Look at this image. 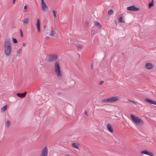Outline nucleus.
I'll list each match as a JSON object with an SVG mask.
<instances>
[{"label": "nucleus", "instance_id": "f257e3e1", "mask_svg": "<svg viewBox=\"0 0 156 156\" xmlns=\"http://www.w3.org/2000/svg\"><path fill=\"white\" fill-rule=\"evenodd\" d=\"M4 47L5 55L6 56L9 55L11 53L12 49L11 41L9 39L5 40Z\"/></svg>", "mask_w": 156, "mask_h": 156}, {"label": "nucleus", "instance_id": "f03ea898", "mask_svg": "<svg viewBox=\"0 0 156 156\" xmlns=\"http://www.w3.org/2000/svg\"><path fill=\"white\" fill-rule=\"evenodd\" d=\"M55 70L56 75L58 77H61L62 76L61 72L60 69V66L58 63L56 62L55 63Z\"/></svg>", "mask_w": 156, "mask_h": 156}, {"label": "nucleus", "instance_id": "7ed1b4c3", "mask_svg": "<svg viewBox=\"0 0 156 156\" xmlns=\"http://www.w3.org/2000/svg\"><path fill=\"white\" fill-rule=\"evenodd\" d=\"M130 117L132 120L136 124L142 125L144 124L143 121L141 119L134 115L133 114H131Z\"/></svg>", "mask_w": 156, "mask_h": 156}, {"label": "nucleus", "instance_id": "20e7f679", "mask_svg": "<svg viewBox=\"0 0 156 156\" xmlns=\"http://www.w3.org/2000/svg\"><path fill=\"white\" fill-rule=\"evenodd\" d=\"M58 58V55L56 54L50 55L49 56L48 61L49 62H51L56 60Z\"/></svg>", "mask_w": 156, "mask_h": 156}, {"label": "nucleus", "instance_id": "39448f33", "mask_svg": "<svg viewBox=\"0 0 156 156\" xmlns=\"http://www.w3.org/2000/svg\"><path fill=\"white\" fill-rule=\"evenodd\" d=\"M48 153V148L46 147H45L42 151L40 156H47Z\"/></svg>", "mask_w": 156, "mask_h": 156}, {"label": "nucleus", "instance_id": "423d86ee", "mask_svg": "<svg viewBox=\"0 0 156 156\" xmlns=\"http://www.w3.org/2000/svg\"><path fill=\"white\" fill-rule=\"evenodd\" d=\"M127 9L128 10L134 11H137L140 10L139 8H136L134 5L128 7L127 8Z\"/></svg>", "mask_w": 156, "mask_h": 156}, {"label": "nucleus", "instance_id": "0eeeda50", "mask_svg": "<svg viewBox=\"0 0 156 156\" xmlns=\"http://www.w3.org/2000/svg\"><path fill=\"white\" fill-rule=\"evenodd\" d=\"M41 5L42 10L44 12H46L48 9V7L46 5L44 0H41Z\"/></svg>", "mask_w": 156, "mask_h": 156}, {"label": "nucleus", "instance_id": "6e6552de", "mask_svg": "<svg viewBox=\"0 0 156 156\" xmlns=\"http://www.w3.org/2000/svg\"><path fill=\"white\" fill-rule=\"evenodd\" d=\"M109 99L110 103L114 102L119 100V97L117 96L109 98Z\"/></svg>", "mask_w": 156, "mask_h": 156}, {"label": "nucleus", "instance_id": "1a4fd4ad", "mask_svg": "<svg viewBox=\"0 0 156 156\" xmlns=\"http://www.w3.org/2000/svg\"><path fill=\"white\" fill-rule=\"evenodd\" d=\"M36 27L38 32H40V21L39 19L37 20Z\"/></svg>", "mask_w": 156, "mask_h": 156}, {"label": "nucleus", "instance_id": "9d476101", "mask_svg": "<svg viewBox=\"0 0 156 156\" xmlns=\"http://www.w3.org/2000/svg\"><path fill=\"white\" fill-rule=\"evenodd\" d=\"M27 92H25L23 93H17L16 95L19 97L21 98H24L26 96Z\"/></svg>", "mask_w": 156, "mask_h": 156}, {"label": "nucleus", "instance_id": "9b49d317", "mask_svg": "<svg viewBox=\"0 0 156 156\" xmlns=\"http://www.w3.org/2000/svg\"><path fill=\"white\" fill-rule=\"evenodd\" d=\"M145 66L148 69H151L153 68V65L150 63H147L145 64Z\"/></svg>", "mask_w": 156, "mask_h": 156}, {"label": "nucleus", "instance_id": "f8f14e48", "mask_svg": "<svg viewBox=\"0 0 156 156\" xmlns=\"http://www.w3.org/2000/svg\"><path fill=\"white\" fill-rule=\"evenodd\" d=\"M145 101L149 103L153 104L156 105V102L147 98H146Z\"/></svg>", "mask_w": 156, "mask_h": 156}, {"label": "nucleus", "instance_id": "ddd939ff", "mask_svg": "<svg viewBox=\"0 0 156 156\" xmlns=\"http://www.w3.org/2000/svg\"><path fill=\"white\" fill-rule=\"evenodd\" d=\"M108 129L111 133H112L113 132V129L112 128L111 125L109 123L107 124V125Z\"/></svg>", "mask_w": 156, "mask_h": 156}, {"label": "nucleus", "instance_id": "4468645a", "mask_svg": "<svg viewBox=\"0 0 156 156\" xmlns=\"http://www.w3.org/2000/svg\"><path fill=\"white\" fill-rule=\"evenodd\" d=\"M94 23L95 26H97L99 28H101L102 26L100 24L99 22H94Z\"/></svg>", "mask_w": 156, "mask_h": 156}, {"label": "nucleus", "instance_id": "2eb2a0df", "mask_svg": "<svg viewBox=\"0 0 156 156\" xmlns=\"http://www.w3.org/2000/svg\"><path fill=\"white\" fill-rule=\"evenodd\" d=\"M79 144L77 143H73L72 144V146H73L76 149H78V146Z\"/></svg>", "mask_w": 156, "mask_h": 156}, {"label": "nucleus", "instance_id": "dca6fc26", "mask_svg": "<svg viewBox=\"0 0 156 156\" xmlns=\"http://www.w3.org/2000/svg\"><path fill=\"white\" fill-rule=\"evenodd\" d=\"M7 105H5L1 109L2 112H4L7 109Z\"/></svg>", "mask_w": 156, "mask_h": 156}, {"label": "nucleus", "instance_id": "f3484780", "mask_svg": "<svg viewBox=\"0 0 156 156\" xmlns=\"http://www.w3.org/2000/svg\"><path fill=\"white\" fill-rule=\"evenodd\" d=\"M102 102L103 103H110L109 98L103 100Z\"/></svg>", "mask_w": 156, "mask_h": 156}, {"label": "nucleus", "instance_id": "a211bd4d", "mask_svg": "<svg viewBox=\"0 0 156 156\" xmlns=\"http://www.w3.org/2000/svg\"><path fill=\"white\" fill-rule=\"evenodd\" d=\"M11 124V123L10 122V121L9 120L7 119L6 120V124L7 127H9V126Z\"/></svg>", "mask_w": 156, "mask_h": 156}, {"label": "nucleus", "instance_id": "6ab92c4d", "mask_svg": "<svg viewBox=\"0 0 156 156\" xmlns=\"http://www.w3.org/2000/svg\"><path fill=\"white\" fill-rule=\"evenodd\" d=\"M83 45H79L76 46L77 48L78 51H80L83 48Z\"/></svg>", "mask_w": 156, "mask_h": 156}, {"label": "nucleus", "instance_id": "aec40b11", "mask_svg": "<svg viewBox=\"0 0 156 156\" xmlns=\"http://www.w3.org/2000/svg\"><path fill=\"white\" fill-rule=\"evenodd\" d=\"M29 19L28 18H27L25 19L23 21V23L25 24H28L29 22Z\"/></svg>", "mask_w": 156, "mask_h": 156}, {"label": "nucleus", "instance_id": "412c9836", "mask_svg": "<svg viewBox=\"0 0 156 156\" xmlns=\"http://www.w3.org/2000/svg\"><path fill=\"white\" fill-rule=\"evenodd\" d=\"M148 151H147V150H144V151H141L140 152V153L141 154H147Z\"/></svg>", "mask_w": 156, "mask_h": 156}, {"label": "nucleus", "instance_id": "4be33fe9", "mask_svg": "<svg viewBox=\"0 0 156 156\" xmlns=\"http://www.w3.org/2000/svg\"><path fill=\"white\" fill-rule=\"evenodd\" d=\"M119 22L121 23H124V21L122 20V17H121L119 18Z\"/></svg>", "mask_w": 156, "mask_h": 156}, {"label": "nucleus", "instance_id": "5701e85b", "mask_svg": "<svg viewBox=\"0 0 156 156\" xmlns=\"http://www.w3.org/2000/svg\"><path fill=\"white\" fill-rule=\"evenodd\" d=\"M56 34V33L55 31H51L50 32V35L51 36H55Z\"/></svg>", "mask_w": 156, "mask_h": 156}, {"label": "nucleus", "instance_id": "b1692460", "mask_svg": "<svg viewBox=\"0 0 156 156\" xmlns=\"http://www.w3.org/2000/svg\"><path fill=\"white\" fill-rule=\"evenodd\" d=\"M149 155H150L151 156H154V155L153 153H152L151 152L148 151V152L147 154Z\"/></svg>", "mask_w": 156, "mask_h": 156}, {"label": "nucleus", "instance_id": "393cba45", "mask_svg": "<svg viewBox=\"0 0 156 156\" xmlns=\"http://www.w3.org/2000/svg\"><path fill=\"white\" fill-rule=\"evenodd\" d=\"M153 1L152 0V2L149 3L148 4V7L149 8H150L151 6L153 5Z\"/></svg>", "mask_w": 156, "mask_h": 156}, {"label": "nucleus", "instance_id": "a878e982", "mask_svg": "<svg viewBox=\"0 0 156 156\" xmlns=\"http://www.w3.org/2000/svg\"><path fill=\"white\" fill-rule=\"evenodd\" d=\"M52 13L54 14V17L55 18L56 17V14L57 13V11L55 10L52 11Z\"/></svg>", "mask_w": 156, "mask_h": 156}, {"label": "nucleus", "instance_id": "bb28decb", "mask_svg": "<svg viewBox=\"0 0 156 156\" xmlns=\"http://www.w3.org/2000/svg\"><path fill=\"white\" fill-rule=\"evenodd\" d=\"M112 13H113V10L112 9H111L109 10V11H108V14L110 15H111L112 14Z\"/></svg>", "mask_w": 156, "mask_h": 156}, {"label": "nucleus", "instance_id": "cd10ccee", "mask_svg": "<svg viewBox=\"0 0 156 156\" xmlns=\"http://www.w3.org/2000/svg\"><path fill=\"white\" fill-rule=\"evenodd\" d=\"M12 41L15 44H16L17 43V41L16 39L14 38H12Z\"/></svg>", "mask_w": 156, "mask_h": 156}, {"label": "nucleus", "instance_id": "c85d7f7f", "mask_svg": "<svg viewBox=\"0 0 156 156\" xmlns=\"http://www.w3.org/2000/svg\"><path fill=\"white\" fill-rule=\"evenodd\" d=\"M129 101L131 102V104L136 105V103L133 101L129 100Z\"/></svg>", "mask_w": 156, "mask_h": 156}, {"label": "nucleus", "instance_id": "c756f323", "mask_svg": "<svg viewBox=\"0 0 156 156\" xmlns=\"http://www.w3.org/2000/svg\"><path fill=\"white\" fill-rule=\"evenodd\" d=\"M22 51V49L21 48H19V50H18L17 53L19 55L20 54V52Z\"/></svg>", "mask_w": 156, "mask_h": 156}, {"label": "nucleus", "instance_id": "7c9ffc66", "mask_svg": "<svg viewBox=\"0 0 156 156\" xmlns=\"http://www.w3.org/2000/svg\"><path fill=\"white\" fill-rule=\"evenodd\" d=\"M20 36L21 37H23V33L21 29H20Z\"/></svg>", "mask_w": 156, "mask_h": 156}, {"label": "nucleus", "instance_id": "2f4dec72", "mask_svg": "<svg viewBox=\"0 0 156 156\" xmlns=\"http://www.w3.org/2000/svg\"><path fill=\"white\" fill-rule=\"evenodd\" d=\"M104 83V81H101L99 82V84L100 85Z\"/></svg>", "mask_w": 156, "mask_h": 156}, {"label": "nucleus", "instance_id": "473e14b6", "mask_svg": "<svg viewBox=\"0 0 156 156\" xmlns=\"http://www.w3.org/2000/svg\"><path fill=\"white\" fill-rule=\"evenodd\" d=\"M90 23L87 21H86L85 22V24L86 26H88L89 25Z\"/></svg>", "mask_w": 156, "mask_h": 156}, {"label": "nucleus", "instance_id": "72a5a7b5", "mask_svg": "<svg viewBox=\"0 0 156 156\" xmlns=\"http://www.w3.org/2000/svg\"><path fill=\"white\" fill-rule=\"evenodd\" d=\"M95 32V30H92L91 31V35H93L94 33Z\"/></svg>", "mask_w": 156, "mask_h": 156}, {"label": "nucleus", "instance_id": "f704fd0d", "mask_svg": "<svg viewBox=\"0 0 156 156\" xmlns=\"http://www.w3.org/2000/svg\"><path fill=\"white\" fill-rule=\"evenodd\" d=\"M24 8L25 9H27V5H25L24 6Z\"/></svg>", "mask_w": 156, "mask_h": 156}, {"label": "nucleus", "instance_id": "c9c22d12", "mask_svg": "<svg viewBox=\"0 0 156 156\" xmlns=\"http://www.w3.org/2000/svg\"><path fill=\"white\" fill-rule=\"evenodd\" d=\"M57 94L58 95H60L61 94V93H60V92H59V93H57Z\"/></svg>", "mask_w": 156, "mask_h": 156}, {"label": "nucleus", "instance_id": "e433bc0d", "mask_svg": "<svg viewBox=\"0 0 156 156\" xmlns=\"http://www.w3.org/2000/svg\"><path fill=\"white\" fill-rule=\"evenodd\" d=\"M85 114L87 115V116H88L87 115V111H85Z\"/></svg>", "mask_w": 156, "mask_h": 156}, {"label": "nucleus", "instance_id": "4c0bfd02", "mask_svg": "<svg viewBox=\"0 0 156 156\" xmlns=\"http://www.w3.org/2000/svg\"><path fill=\"white\" fill-rule=\"evenodd\" d=\"M26 44L25 43H24L23 44V47H25L26 45Z\"/></svg>", "mask_w": 156, "mask_h": 156}, {"label": "nucleus", "instance_id": "58836bf2", "mask_svg": "<svg viewBox=\"0 0 156 156\" xmlns=\"http://www.w3.org/2000/svg\"><path fill=\"white\" fill-rule=\"evenodd\" d=\"M16 0H13V4H14L15 3Z\"/></svg>", "mask_w": 156, "mask_h": 156}, {"label": "nucleus", "instance_id": "ea45409f", "mask_svg": "<svg viewBox=\"0 0 156 156\" xmlns=\"http://www.w3.org/2000/svg\"><path fill=\"white\" fill-rule=\"evenodd\" d=\"M91 69H92V68H93V65H91Z\"/></svg>", "mask_w": 156, "mask_h": 156}]
</instances>
